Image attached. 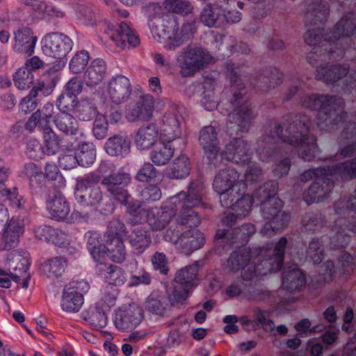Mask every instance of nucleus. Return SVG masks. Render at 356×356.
<instances>
[{
    "instance_id": "nucleus-1",
    "label": "nucleus",
    "mask_w": 356,
    "mask_h": 356,
    "mask_svg": "<svg viewBox=\"0 0 356 356\" xmlns=\"http://www.w3.org/2000/svg\"><path fill=\"white\" fill-rule=\"evenodd\" d=\"M311 120L308 115L296 114L282 123L271 122L257 142L256 152L262 161H270L282 155V143L297 147L298 157L310 161L317 151L316 140L309 134Z\"/></svg>"
},
{
    "instance_id": "nucleus-2",
    "label": "nucleus",
    "mask_w": 356,
    "mask_h": 356,
    "mask_svg": "<svg viewBox=\"0 0 356 356\" xmlns=\"http://www.w3.org/2000/svg\"><path fill=\"white\" fill-rule=\"evenodd\" d=\"M170 206L164 208L152 209L147 213V222L152 230L160 231L170 222L172 217L177 214V226L188 224L190 227H197L200 218L193 209L203 207L201 187L191 184L188 194L180 192L170 198Z\"/></svg>"
},
{
    "instance_id": "nucleus-3",
    "label": "nucleus",
    "mask_w": 356,
    "mask_h": 356,
    "mask_svg": "<svg viewBox=\"0 0 356 356\" xmlns=\"http://www.w3.org/2000/svg\"><path fill=\"white\" fill-rule=\"evenodd\" d=\"M300 104L304 108L320 111L317 126L322 131L334 129L347 116V113L343 111V99L336 95H305L300 98Z\"/></svg>"
},
{
    "instance_id": "nucleus-4",
    "label": "nucleus",
    "mask_w": 356,
    "mask_h": 356,
    "mask_svg": "<svg viewBox=\"0 0 356 356\" xmlns=\"http://www.w3.org/2000/svg\"><path fill=\"white\" fill-rule=\"evenodd\" d=\"M227 69L231 72L232 91V98L231 99L232 111L227 115V129L231 135L233 134L231 129H234L236 132H248L253 124L257 113L251 103L245 97L246 92L244 85L243 83L234 85L236 72L232 67L229 69V65Z\"/></svg>"
},
{
    "instance_id": "nucleus-5",
    "label": "nucleus",
    "mask_w": 356,
    "mask_h": 356,
    "mask_svg": "<svg viewBox=\"0 0 356 356\" xmlns=\"http://www.w3.org/2000/svg\"><path fill=\"white\" fill-rule=\"evenodd\" d=\"M182 109L181 106L173 104L164 115L161 136L166 142L159 143L149 154L152 162L157 166L166 165L174 155L175 149L170 142L181 134L178 114Z\"/></svg>"
},
{
    "instance_id": "nucleus-6",
    "label": "nucleus",
    "mask_w": 356,
    "mask_h": 356,
    "mask_svg": "<svg viewBox=\"0 0 356 356\" xmlns=\"http://www.w3.org/2000/svg\"><path fill=\"white\" fill-rule=\"evenodd\" d=\"M149 26L155 40L164 44L168 50H175L193 35V26L191 23L183 24L179 29L175 20L165 21L159 17L152 19Z\"/></svg>"
},
{
    "instance_id": "nucleus-7",
    "label": "nucleus",
    "mask_w": 356,
    "mask_h": 356,
    "mask_svg": "<svg viewBox=\"0 0 356 356\" xmlns=\"http://www.w3.org/2000/svg\"><path fill=\"white\" fill-rule=\"evenodd\" d=\"M288 243L286 237H282L276 243L273 249L267 248L266 250H261L259 254L264 257L261 264L250 266L245 270L240 278L244 282L251 284L250 281L254 277L259 275H266L280 270L282 267L285 249Z\"/></svg>"
},
{
    "instance_id": "nucleus-8",
    "label": "nucleus",
    "mask_w": 356,
    "mask_h": 356,
    "mask_svg": "<svg viewBox=\"0 0 356 356\" xmlns=\"http://www.w3.org/2000/svg\"><path fill=\"white\" fill-rule=\"evenodd\" d=\"M340 143L343 140H348V144L341 146L336 154L342 158H354L343 162L338 163L337 173L343 179H353L356 178V122H349L343 127L340 137Z\"/></svg>"
},
{
    "instance_id": "nucleus-9",
    "label": "nucleus",
    "mask_w": 356,
    "mask_h": 356,
    "mask_svg": "<svg viewBox=\"0 0 356 356\" xmlns=\"http://www.w3.org/2000/svg\"><path fill=\"white\" fill-rule=\"evenodd\" d=\"M239 173L232 166L220 170L214 176L213 189L220 196L222 207H229L236 198L234 188L240 183Z\"/></svg>"
},
{
    "instance_id": "nucleus-10",
    "label": "nucleus",
    "mask_w": 356,
    "mask_h": 356,
    "mask_svg": "<svg viewBox=\"0 0 356 356\" xmlns=\"http://www.w3.org/2000/svg\"><path fill=\"white\" fill-rule=\"evenodd\" d=\"M183 54L180 74L185 77L213 62V56L210 52L197 44H188L183 49Z\"/></svg>"
},
{
    "instance_id": "nucleus-11",
    "label": "nucleus",
    "mask_w": 356,
    "mask_h": 356,
    "mask_svg": "<svg viewBox=\"0 0 356 356\" xmlns=\"http://www.w3.org/2000/svg\"><path fill=\"white\" fill-rule=\"evenodd\" d=\"M355 30L356 14L353 12L347 13L336 23L334 30L331 31L330 34L335 48H330L329 54L331 58L339 60L343 56L345 47L341 39L350 38L355 35Z\"/></svg>"
},
{
    "instance_id": "nucleus-12",
    "label": "nucleus",
    "mask_w": 356,
    "mask_h": 356,
    "mask_svg": "<svg viewBox=\"0 0 356 356\" xmlns=\"http://www.w3.org/2000/svg\"><path fill=\"white\" fill-rule=\"evenodd\" d=\"M198 140L209 167H220L222 164V154L220 152V143L216 128L211 125L204 127L200 131Z\"/></svg>"
},
{
    "instance_id": "nucleus-13",
    "label": "nucleus",
    "mask_w": 356,
    "mask_h": 356,
    "mask_svg": "<svg viewBox=\"0 0 356 356\" xmlns=\"http://www.w3.org/2000/svg\"><path fill=\"white\" fill-rule=\"evenodd\" d=\"M349 65L346 63L333 64L327 66L317 67L316 79L323 82L330 84L334 83L346 77V86L350 88L356 86V72H349Z\"/></svg>"
},
{
    "instance_id": "nucleus-14",
    "label": "nucleus",
    "mask_w": 356,
    "mask_h": 356,
    "mask_svg": "<svg viewBox=\"0 0 356 356\" xmlns=\"http://www.w3.org/2000/svg\"><path fill=\"white\" fill-rule=\"evenodd\" d=\"M195 227H190L188 225L177 226L175 241L177 249L186 255L191 254L195 250L201 248L204 244V236Z\"/></svg>"
},
{
    "instance_id": "nucleus-15",
    "label": "nucleus",
    "mask_w": 356,
    "mask_h": 356,
    "mask_svg": "<svg viewBox=\"0 0 356 356\" xmlns=\"http://www.w3.org/2000/svg\"><path fill=\"white\" fill-rule=\"evenodd\" d=\"M90 289L85 280L73 281L67 286L63 293L61 307L67 312H77L83 304V294Z\"/></svg>"
},
{
    "instance_id": "nucleus-16",
    "label": "nucleus",
    "mask_w": 356,
    "mask_h": 356,
    "mask_svg": "<svg viewBox=\"0 0 356 356\" xmlns=\"http://www.w3.org/2000/svg\"><path fill=\"white\" fill-rule=\"evenodd\" d=\"M42 50L44 55L61 59L72 50V40L63 33H52L44 36L42 40Z\"/></svg>"
},
{
    "instance_id": "nucleus-17",
    "label": "nucleus",
    "mask_w": 356,
    "mask_h": 356,
    "mask_svg": "<svg viewBox=\"0 0 356 356\" xmlns=\"http://www.w3.org/2000/svg\"><path fill=\"white\" fill-rule=\"evenodd\" d=\"M131 181L129 173L118 172L108 175L102 179L101 184L106 189L111 196L122 204L127 203L130 198L127 191L124 189Z\"/></svg>"
},
{
    "instance_id": "nucleus-18",
    "label": "nucleus",
    "mask_w": 356,
    "mask_h": 356,
    "mask_svg": "<svg viewBox=\"0 0 356 356\" xmlns=\"http://www.w3.org/2000/svg\"><path fill=\"white\" fill-rule=\"evenodd\" d=\"M327 176L315 179L304 192L302 199L307 204L323 202L329 197L334 188V181Z\"/></svg>"
},
{
    "instance_id": "nucleus-19",
    "label": "nucleus",
    "mask_w": 356,
    "mask_h": 356,
    "mask_svg": "<svg viewBox=\"0 0 356 356\" xmlns=\"http://www.w3.org/2000/svg\"><path fill=\"white\" fill-rule=\"evenodd\" d=\"M222 154V160L236 163H248L252 158L250 146L248 142L241 138H234L225 145Z\"/></svg>"
},
{
    "instance_id": "nucleus-20",
    "label": "nucleus",
    "mask_w": 356,
    "mask_h": 356,
    "mask_svg": "<svg viewBox=\"0 0 356 356\" xmlns=\"http://www.w3.org/2000/svg\"><path fill=\"white\" fill-rule=\"evenodd\" d=\"M47 209L52 219L57 221L65 220L70 211L69 202L61 192L53 188L46 200Z\"/></svg>"
},
{
    "instance_id": "nucleus-21",
    "label": "nucleus",
    "mask_w": 356,
    "mask_h": 356,
    "mask_svg": "<svg viewBox=\"0 0 356 356\" xmlns=\"http://www.w3.org/2000/svg\"><path fill=\"white\" fill-rule=\"evenodd\" d=\"M131 91L132 88L129 79L123 75L113 77L107 87L110 99L117 105L127 101Z\"/></svg>"
},
{
    "instance_id": "nucleus-22",
    "label": "nucleus",
    "mask_w": 356,
    "mask_h": 356,
    "mask_svg": "<svg viewBox=\"0 0 356 356\" xmlns=\"http://www.w3.org/2000/svg\"><path fill=\"white\" fill-rule=\"evenodd\" d=\"M154 99L150 95L140 97L136 104L126 111V118L129 122L147 121L152 116Z\"/></svg>"
},
{
    "instance_id": "nucleus-23",
    "label": "nucleus",
    "mask_w": 356,
    "mask_h": 356,
    "mask_svg": "<svg viewBox=\"0 0 356 356\" xmlns=\"http://www.w3.org/2000/svg\"><path fill=\"white\" fill-rule=\"evenodd\" d=\"M330 15L327 3L322 0H313L305 9L304 20L306 26L324 24Z\"/></svg>"
},
{
    "instance_id": "nucleus-24",
    "label": "nucleus",
    "mask_w": 356,
    "mask_h": 356,
    "mask_svg": "<svg viewBox=\"0 0 356 356\" xmlns=\"http://www.w3.org/2000/svg\"><path fill=\"white\" fill-rule=\"evenodd\" d=\"M143 318L140 307L136 305H129L116 313L114 323L118 329L124 331L136 327Z\"/></svg>"
},
{
    "instance_id": "nucleus-25",
    "label": "nucleus",
    "mask_w": 356,
    "mask_h": 356,
    "mask_svg": "<svg viewBox=\"0 0 356 356\" xmlns=\"http://www.w3.org/2000/svg\"><path fill=\"white\" fill-rule=\"evenodd\" d=\"M320 26H306L307 30L304 35L305 42L310 46H314V47L323 46L325 51L330 49L331 47L335 49L334 42H333L330 34L331 31L323 29Z\"/></svg>"
},
{
    "instance_id": "nucleus-26",
    "label": "nucleus",
    "mask_w": 356,
    "mask_h": 356,
    "mask_svg": "<svg viewBox=\"0 0 356 356\" xmlns=\"http://www.w3.org/2000/svg\"><path fill=\"white\" fill-rule=\"evenodd\" d=\"M108 34L116 46L122 49L128 48L130 46L136 47L139 44L138 36L124 22L111 29Z\"/></svg>"
},
{
    "instance_id": "nucleus-27",
    "label": "nucleus",
    "mask_w": 356,
    "mask_h": 356,
    "mask_svg": "<svg viewBox=\"0 0 356 356\" xmlns=\"http://www.w3.org/2000/svg\"><path fill=\"white\" fill-rule=\"evenodd\" d=\"M104 147L109 156L123 158L130 152L131 140L126 134H115L106 140Z\"/></svg>"
},
{
    "instance_id": "nucleus-28",
    "label": "nucleus",
    "mask_w": 356,
    "mask_h": 356,
    "mask_svg": "<svg viewBox=\"0 0 356 356\" xmlns=\"http://www.w3.org/2000/svg\"><path fill=\"white\" fill-rule=\"evenodd\" d=\"M15 43L13 49L16 52L24 53L31 56L35 49L37 37L30 28L25 27L15 32Z\"/></svg>"
},
{
    "instance_id": "nucleus-29",
    "label": "nucleus",
    "mask_w": 356,
    "mask_h": 356,
    "mask_svg": "<svg viewBox=\"0 0 356 356\" xmlns=\"http://www.w3.org/2000/svg\"><path fill=\"white\" fill-rule=\"evenodd\" d=\"M24 232L23 220L17 218H12L7 222L3 229L2 239L4 243V248L9 250L16 247Z\"/></svg>"
},
{
    "instance_id": "nucleus-30",
    "label": "nucleus",
    "mask_w": 356,
    "mask_h": 356,
    "mask_svg": "<svg viewBox=\"0 0 356 356\" xmlns=\"http://www.w3.org/2000/svg\"><path fill=\"white\" fill-rule=\"evenodd\" d=\"M306 277L304 273L297 266H291L284 271L282 286L289 291H300L306 286Z\"/></svg>"
},
{
    "instance_id": "nucleus-31",
    "label": "nucleus",
    "mask_w": 356,
    "mask_h": 356,
    "mask_svg": "<svg viewBox=\"0 0 356 356\" xmlns=\"http://www.w3.org/2000/svg\"><path fill=\"white\" fill-rule=\"evenodd\" d=\"M291 216L283 209L277 214L266 219V222L261 229L263 235L271 236L284 229L289 225Z\"/></svg>"
},
{
    "instance_id": "nucleus-32",
    "label": "nucleus",
    "mask_w": 356,
    "mask_h": 356,
    "mask_svg": "<svg viewBox=\"0 0 356 356\" xmlns=\"http://www.w3.org/2000/svg\"><path fill=\"white\" fill-rule=\"evenodd\" d=\"M106 71L105 62L101 58L93 60L84 74V81L88 86L93 87L104 79Z\"/></svg>"
},
{
    "instance_id": "nucleus-33",
    "label": "nucleus",
    "mask_w": 356,
    "mask_h": 356,
    "mask_svg": "<svg viewBox=\"0 0 356 356\" xmlns=\"http://www.w3.org/2000/svg\"><path fill=\"white\" fill-rule=\"evenodd\" d=\"M158 136V127L155 124L141 127L135 139L136 147L142 150L149 149L156 141Z\"/></svg>"
},
{
    "instance_id": "nucleus-34",
    "label": "nucleus",
    "mask_w": 356,
    "mask_h": 356,
    "mask_svg": "<svg viewBox=\"0 0 356 356\" xmlns=\"http://www.w3.org/2000/svg\"><path fill=\"white\" fill-rule=\"evenodd\" d=\"M54 122L56 128L65 135H84L82 131L79 130L77 120L67 112H60L57 114L54 118Z\"/></svg>"
},
{
    "instance_id": "nucleus-35",
    "label": "nucleus",
    "mask_w": 356,
    "mask_h": 356,
    "mask_svg": "<svg viewBox=\"0 0 356 356\" xmlns=\"http://www.w3.org/2000/svg\"><path fill=\"white\" fill-rule=\"evenodd\" d=\"M129 242L135 251L142 253L149 246L151 236L145 227H136L129 235Z\"/></svg>"
},
{
    "instance_id": "nucleus-36",
    "label": "nucleus",
    "mask_w": 356,
    "mask_h": 356,
    "mask_svg": "<svg viewBox=\"0 0 356 356\" xmlns=\"http://www.w3.org/2000/svg\"><path fill=\"white\" fill-rule=\"evenodd\" d=\"M78 165L88 167L92 165L96 159V147L92 142L79 143L75 150Z\"/></svg>"
},
{
    "instance_id": "nucleus-37",
    "label": "nucleus",
    "mask_w": 356,
    "mask_h": 356,
    "mask_svg": "<svg viewBox=\"0 0 356 356\" xmlns=\"http://www.w3.org/2000/svg\"><path fill=\"white\" fill-rule=\"evenodd\" d=\"M198 269L199 266L197 263L181 268L176 273L175 278L176 282L189 289L197 286L198 283Z\"/></svg>"
},
{
    "instance_id": "nucleus-38",
    "label": "nucleus",
    "mask_w": 356,
    "mask_h": 356,
    "mask_svg": "<svg viewBox=\"0 0 356 356\" xmlns=\"http://www.w3.org/2000/svg\"><path fill=\"white\" fill-rule=\"evenodd\" d=\"M222 8L213 7L211 3L207 4L200 13V21L209 27H220L222 26Z\"/></svg>"
},
{
    "instance_id": "nucleus-39",
    "label": "nucleus",
    "mask_w": 356,
    "mask_h": 356,
    "mask_svg": "<svg viewBox=\"0 0 356 356\" xmlns=\"http://www.w3.org/2000/svg\"><path fill=\"white\" fill-rule=\"evenodd\" d=\"M99 271L103 273L108 284H113L115 287L123 284L127 280L124 271L116 265H107L101 263Z\"/></svg>"
},
{
    "instance_id": "nucleus-40",
    "label": "nucleus",
    "mask_w": 356,
    "mask_h": 356,
    "mask_svg": "<svg viewBox=\"0 0 356 356\" xmlns=\"http://www.w3.org/2000/svg\"><path fill=\"white\" fill-rule=\"evenodd\" d=\"M56 83L55 76L43 74L30 90L31 96L37 97L40 94L41 96L48 97L53 92Z\"/></svg>"
},
{
    "instance_id": "nucleus-41",
    "label": "nucleus",
    "mask_w": 356,
    "mask_h": 356,
    "mask_svg": "<svg viewBox=\"0 0 356 356\" xmlns=\"http://www.w3.org/2000/svg\"><path fill=\"white\" fill-rule=\"evenodd\" d=\"M42 136L44 142V153L48 155L55 154L60 149H68L73 146L72 143L64 145L63 140L60 138L53 130L43 134Z\"/></svg>"
},
{
    "instance_id": "nucleus-42",
    "label": "nucleus",
    "mask_w": 356,
    "mask_h": 356,
    "mask_svg": "<svg viewBox=\"0 0 356 356\" xmlns=\"http://www.w3.org/2000/svg\"><path fill=\"white\" fill-rule=\"evenodd\" d=\"M0 200L8 202L9 205L17 210L25 209L26 200L19 195L16 187L12 188L0 185Z\"/></svg>"
},
{
    "instance_id": "nucleus-43",
    "label": "nucleus",
    "mask_w": 356,
    "mask_h": 356,
    "mask_svg": "<svg viewBox=\"0 0 356 356\" xmlns=\"http://www.w3.org/2000/svg\"><path fill=\"white\" fill-rule=\"evenodd\" d=\"M74 111L81 121H90L100 115L95 103L88 98L78 101L75 104Z\"/></svg>"
},
{
    "instance_id": "nucleus-44",
    "label": "nucleus",
    "mask_w": 356,
    "mask_h": 356,
    "mask_svg": "<svg viewBox=\"0 0 356 356\" xmlns=\"http://www.w3.org/2000/svg\"><path fill=\"white\" fill-rule=\"evenodd\" d=\"M325 224V217L319 212L307 213L302 218V225L305 232L309 234L320 232Z\"/></svg>"
},
{
    "instance_id": "nucleus-45",
    "label": "nucleus",
    "mask_w": 356,
    "mask_h": 356,
    "mask_svg": "<svg viewBox=\"0 0 356 356\" xmlns=\"http://www.w3.org/2000/svg\"><path fill=\"white\" fill-rule=\"evenodd\" d=\"M191 170V163L188 158L181 154L178 156L170 165V171L168 176L170 179H184L186 177Z\"/></svg>"
},
{
    "instance_id": "nucleus-46",
    "label": "nucleus",
    "mask_w": 356,
    "mask_h": 356,
    "mask_svg": "<svg viewBox=\"0 0 356 356\" xmlns=\"http://www.w3.org/2000/svg\"><path fill=\"white\" fill-rule=\"evenodd\" d=\"M67 261L64 257H56L45 261L42 265V270L49 278L58 277L65 272Z\"/></svg>"
},
{
    "instance_id": "nucleus-47",
    "label": "nucleus",
    "mask_w": 356,
    "mask_h": 356,
    "mask_svg": "<svg viewBox=\"0 0 356 356\" xmlns=\"http://www.w3.org/2000/svg\"><path fill=\"white\" fill-rule=\"evenodd\" d=\"M338 163L332 165L321 166L316 168H311L303 172L300 176V179L302 182H307L310 180H315L318 177H322L324 175L334 176L341 178V176L337 173V167Z\"/></svg>"
},
{
    "instance_id": "nucleus-48",
    "label": "nucleus",
    "mask_w": 356,
    "mask_h": 356,
    "mask_svg": "<svg viewBox=\"0 0 356 356\" xmlns=\"http://www.w3.org/2000/svg\"><path fill=\"white\" fill-rule=\"evenodd\" d=\"M29 260L27 257H23L19 254L15 253L12 257V261L10 263V268L14 271L10 272V277L17 283L26 274L29 268Z\"/></svg>"
},
{
    "instance_id": "nucleus-49",
    "label": "nucleus",
    "mask_w": 356,
    "mask_h": 356,
    "mask_svg": "<svg viewBox=\"0 0 356 356\" xmlns=\"http://www.w3.org/2000/svg\"><path fill=\"white\" fill-rule=\"evenodd\" d=\"M251 252L246 248H240L230 254L227 259V266L232 270L243 268L250 260Z\"/></svg>"
},
{
    "instance_id": "nucleus-50",
    "label": "nucleus",
    "mask_w": 356,
    "mask_h": 356,
    "mask_svg": "<svg viewBox=\"0 0 356 356\" xmlns=\"http://www.w3.org/2000/svg\"><path fill=\"white\" fill-rule=\"evenodd\" d=\"M278 189V183L276 181H269L257 188L254 193V200H257L261 206L265 201L272 198H277L276 196Z\"/></svg>"
},
{
    "instance_id": "nucleus-51",
    "label": "nucleus",
    "mask_w": 356,
    "mask_h": 356,
    "mask_svg": "<svg viewBox=\"0 0 356 356\" xmlns=\"http://www.w3.org/2000/svg\"><path fill=\"white\" fill-rule=\"evenodd\" d=\"M21 177L29 179V185L32 188H38L44 178L41 168L32 162H29L24 165L21 172Z\"/></svg>"
},
{
    "instance_id": "nucleus-52",
    "label": "nucleus",
    "mask_w": 356,
    "mask_h": 356,
    "mask_svg": "<svg viewBox=\"0 0 356 356\" xmlns=\"http://www.w3.org/2000/svg\"><path fill=\"white\" fill-rule=\"evenodd\" d=\"M106 248L109 257L114 262L121 263L126 258V250L122 239L105 241Z\"/></svg>"
},
{
    "instance_id": "nucleus-53",
    "label": "nucleus",
    "mask_w": 356,
    "mask_h": 356,
    "mask_svg": "<svg viewBox=\"0 0 356 356\" xmlns=\"http://www.w3.org/2000/svg\"><path fill=\"white\" fill-rule=\"evenodd\" d=\"M238 196L239 195L238 193L236 194ZM253 198L250 195H245L240 198H238L236 195L235 200L232 202V204L229 207H225V208H231L237 216L242 217H245L248 215L252 204H253Z\"/></svg>"
},
{
    "instance_id": "nucleus-54",
    "label": "nucleus",
    "mask_w": 356,
    "mask_h": 356,
    "mask_svg": "<svg viewBox=\"0 0 356 356\" xmlns=\"http://www.w3.org/2000/svg\"><path fill=\"white\" fill-rule=\"evenodd\" d=\"M324 255V250L320 238H313L306 250V257L314 264H320Z\"/></svg>"
},
{
    "instance_id": "nucleus-55",
    "label": "nucleus",
    "mask_w": 356,
    "mask_h": 356,
    "mask_svg": "<svg viewBox=\"0 0 356 356\" xmlns=\"http://www.w3.org/2000/svg\"><path fill=\"white\" fill-rule=\"evenodd\" d=\"M34 76L32 72L26 67L19 68L13 74L15 86L19 90H25L33 83Z\"/></svg>"
},
{
    "instance_id": "nucleus-56",
    "label": "nucleus",
    "mask_w": 356,
    "mask_h": 356,
    "mask_svg": "<svg viewBox=\"0 0 356 356\" xmlns=\"http://www.w3.org/2000/svg\"><path fill=\"white\" fill-rule=\"evenodd\" d=\"M101 177L95 172H91L85 176L78 178L76 184V192L80 194L87 193L93 187L98 186Z\"/></svg>"
},
{
    "instance_id": "nucleus-57",
    "label": "nucleus",
    "mask_w": 356,
    "mask_h": 356,
    "mask_svg": "<svg viewBox=\"0 0 356 356\" xmlns=\"http://www.w3.org/2000/svg\"><path fill=\"white\" fill-rule=\"evenodd\" d=\"M163 6L169 12L179 15H188L193 10V6L188 0H165Z\"/></svg>"
},
{
    "instance_id": "nucleus-58",
    "label": "nucleus",
    "mask_w": 356,
    "mask_h": 356,
    "mask_svg": "<svg viewBox=\"0 0 356 356\" xmlns=\"http://www.w3.org/2000/svg\"><path fill=\"white\" fill-rule=\"evenodd\" d=\"M126 233L124 223L119 219L113 218L108 223V229L104 236L105 241L122 239V236L126 235Z\"/></svg>"
},
{
    "instance_id": "nucleus-59",
    "label": "nucleus",
    "mask_w": 356,
    "mask_h": 356,
    "mask_svg": "<svg viewBox=\"0 0 356 356\" xmlns=\"http://www.w3.org/2000/svg\"><path fill=\"white\" fill-rule=\"evenodd\" d=\"M90 59L89 53L86 50H81L72 58L69 67L74 74L83 72L87 66Z\"/></svg>"
},
{
    "instance_id": "nucleus-60",
    "label": "nucleus",
    "mask_w": 356,
    "mask_h": 356,
    "mask_svg": "<svg viewBox=\"0 0 356 356\" xmlns=\"http://www.w3.org/2000/svg\"><path fill=\"white\" fill-rule=\"evenodd\" d=\"M76 199L79 202H84L87 204L96 205L100 203L103 198L102 192L100 187H93L87 193L80 194V193H75Z\"/></svg>"
},
{
    "instance_id": "nucleus-61",
    "label": "nucleus",
    "mask_w": 356,
    "mask_h": 356,
    "mask_svg": "<svg viewBox=\"0 0 356 356\" xmlns=\"http://www.w3.org/2000/svg\"><path fill=\"white\" fill-rule=\"evenodd\" d=\"M92 131L97 140H103L108 136V122L105 114L97 115L93 122Z\"/></svg>"
},
{
    "instance_id": "nucleus-62",
    "label": "nucleus",
    "mask_w": 356,
    "mask_h": 356,
    "mask_svg": "<svg viewBox=\"0 0 356 356\" xmlns=\"http://www.w3.org/2000/svg\"><path fill=\"white\" fill-rule=\"evenodd\" d=\"M282 208L283 203L279 197L272 198L268 201H265L263 205L261 206V216L266 220L277 214L282 210Z\"/></svg>"
},
{
    "instance_id": "nucleus-63",
    "label": "nucleus",
    "mask_w": 356,
    "mask_h": 356,
    "mask_svg": "<svg viewBox=\"0 0 356 356\" xmlns=\"http://www.w3.org/2000/svg\"><path fill=\"white\" fill-rule=\"evenodd\" d=\"M158 170L149 162H145L137 172L135 179L141 182H149L157 177Z\"/></svg>"
},
{
    "instance_id": "nucleus-64",
    "label": "nucleus",
    "mask_w": 356,
    "mask_h": 356,
    "mask_svg": "<svg viewBox=\"0 0 356 356\" xmlns=\"http://www.w3.org/2000/svg\"><path fill=\"white\" fill-rule=\"evenodd\" d=\"M118 289L113 284H107L104 289L103 297L97 304L104 307L106 309H110L115 305Z\"/></svg>"
}]
</instances>
